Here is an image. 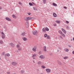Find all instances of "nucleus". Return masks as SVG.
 Listing matches in <instances>:
<instances>
[{
    "label": "nucleus",
    "mask_w": 74,
    "mask_h": 74,
    "mask_svg": "<svg viewBox=\"0 0 74 74\" xmlns=\"http://www.w3.org/2000/svg\"><path fill=\"white\" fill-rule=\"evenodd\" d=\"M39 58L41 59H44L45 58V57L44 55H42L39 56Z\"/></svg>",
    "instance_id": "f257e3e1"
},
{
    "label": "nucleus",
    "mask_w": 74,
    "mask_h": 74,
    "mask_svg": "<svg viewBox=\"0 0 74 74\" xmlns=\"http://www.w3.org/2000/svg\"><path fill=\"white\" fill-rule=\"evenodd\" d=\"M25 21H29L31 19V18L29 17H27L25 18Z\"/></svg>",
    "instance_id": "f03ea898"
},
{
    "label": "nucleus",
    "mask_w": 74,
    "mask_h": 74,
    "mask_svg": "<svg viewBox=\"0 0 74 74\" xmlns=\"http://www.w3.org/2000/svg\"><path fill=\"white\" fill-rule=\"evenodd\" d=\"M1 34H2V38H3V39H4L5 38V35H4V34L3 32H2L1 33Z\"/></svg>",
    "instance_id": "7ed1b4c3"
},
{
    "label": "nucleus",
    "mask_w": 74,
    "mask_h": 74,
    "mask_svg": "<svg viewBox=\"0 0 74 74\" xmlns=\"http://www.w3.org/2000/svg\"><path fill=\"white\" fill-rule=\"evenodd\" d=\"M33 33L34 35H36V34H37L38 33V32H37V31H35L33 32Z\"/></svg>",
    "instance_id": "20e7f679"
},
{
    "label": "nucleus",
    "mask_w": 74,
    "mask_h": 74,
    "mask_svg": "<svg viewBox=\"0 0 74 74\" xmlns=\"http://www.w3.org/2000/svg\"><path fill=\"white\" fill-rule=\"evenodd\" d=\"M46 71L47 73H50L51 72V70L49 69H46Z\"/></svg>",
    "instance_id": "39448f33"
},
{
    "label": "nucleus",
    "mask_w": 74,
    "mask_h": 74,
    "mask_svg": "<svg viewBox=\"0 0 74 74\" xmlns=\"http://www.w3.org/2000/svg\"><path fill=\"white\" fill-rule=\"evenodd\" d=\"M5 19L7 21H11V20L10 18L6 17L5 18Z\"/></svg>",
    "instance_id": "423d86ee"
},
{
    "label": "nucleus",
    "mask_w": 74,
    "mask_h": 74,
    "mask_svg": "<svg viewBox=\"0 0 74 74\" xmlns=\"http://www.w3.org/2000/svg\"><path fill=\"white\" fill-rule=\"evenodd\" d=\"M10 45L12 47H14L15 46V45L12 43H11L10 44Z\"/></svg>",
    "instance_id": "0eeeda50"
},
{
    "label": "nucleus",
    "mask_w": 74,
    "mask_h": 74,
    "mask_svg": "<svg viewBox=\"0 0 74 74\" xmlns=\"http://www.w3.org/2000/svg\"><path fill=\"white\" fill-rule=\"evenodd\" d=\"M10 55L9 53H7V54H6L5 55V57H7V56H10Z\"/></svg>",
    "instance_id": "6e6552de"
},
{
    "label": "nucleus",
    "mask_w": 74,
    "mask_h": 74,
    "mask_svg": "<svg viewBox=\"0 0 74 74\" xmlns=\"http://www.w3.org/2000/svg\"><path fill=\"white\" fill-rule=\"evenodd\" d=\"M16 64H17V62H13L12 63V65H13V66H14V65H16Z\"/></svg>",
    "instance_id": "1a4fd4ad"
},
{
    "label": "nucleus",
    "mask_w": 74,
    "mask_h": 74,
    "mask_svg": "<svg viewBox=\"0 0 74 74\" xmlns=\"http://www.w3.org/2000/svg\"><path fill=\"white\" fill-rule=\"evenodd\" d=\"M46 46H45L43 47V51H45V52H46L47 50H46Z\"/></svg>",
    "instance_id": "9d476101"
},
{
    "label": "nucleus",
    "mask_w": 74,
    "mask_h": 74,
    "mask_svg": "<svg viewBox=\"0 0 74 74\" xmlns=\"http://www.w3.org/2000/svg\"><path fill=\"white\" fill-rule=\"evenodd\" d=\"M61 30H62V32H64V33L66 34V32L64 29L63 28H62Z\"/></svg>",
    "instance_id": "9b49d317"
},
{
    "label": "nucleus",
    "mask_w": 74,
    "mask_h": 74,
    "mask_svg": "<svg viewBox=\"0 0 74 74\" xmlns=\"http://www.w3.org/2000/svg\"><path fill=\"white\" fill-rule=\"evenodd\" d=\"M23 41H26L27 40V38L25 37H23Z\"/></svg>",
    "instance_id": "f8f14e48"
},
{
    "label": "nucleus",
    "mask_w": 74,
    "mask_h": 74,
    "mask_svg": "<svg viewBox=\"0 0 74 74\" xmlns=\"http://www.w3.org/2000/svg\"><path fill=\"white\" fill-rule=\"evenodd\" d=\"M53 16L54 17H57V15H56V14L55 13H53Z\"/></svg>",
    "instance_id": "ddd939ff"
},
{
    "label": "nucleus",
    "mask_w": 74,
    "mask_h": 74,
    "mask_svg": "<svg viewBox=\"0 0 74 74\" xmlns=\"http://www.w3.org/2000/svg\"><path fill=\"white\" fill-rule=\"evenodd\" d=\"M21 35L23 36H25V35H26V33H25V32H24L21 34Z\"/></svg>",
    "instance_id": "4468645a"
},
{
    "label": "nucleus",
    "mask_w": 74,
    "mask_h": 74,
    "mask_svg": "<svg viewBox=\"0 0 74 74\" xmlns=\"http://www.w3.org/2000/svg\"><path fill=\"white\" fill-rule=\"evenodd\" d=\"M3 41L1 40H0V44H3Z\"/></svg>",
    "instance_id": "2eb2a0df"
},
{
    "label": "nucleus",
    "mask_w": 74,
    "mask_h": 74,
    "mask_svg": "<svg viewBox=\"0 0 74 74\" xmlns=\"http://www.w3.org/2000/svg\"><path fill=\"white\" fill-rule=\"evenodd\" d=\"M37 56V54H36L34 53L32 56V58L35 57V56Z\"/></svg>",
    "instance_id": "dca6fc26"
},
{
    "label": "nucleus",
    "mask_w": 74,
    "mask_h": 74,
    "mask_svg": "<svg viewBox=\"0 0 74 74\" xmlns=\"http://www.w3.org/2000/svg\"><path fill=\"white\" fill-rule=\"evenodd\" d=\"M53 6H56V7H57V4H56V3H53Z\"/></svg>",
    "instance_id": "f3484780"
},
{
    "label": "nucleus",
    "mask_w": 74,
    "mask_h": 74,
    "mask_svg": "<svg viewBox=\"0 0 74 74\" xmlns=\"http://www.w3.org/2000/svg\"><path fill=\"white\" fill-rule=\"evenodd\" d=\"M56 23H60V21H56Z\"/></svg>",
    "instance_id": "a211bd4d"
},
{
    "label": "nucleus",
    "mask_w": 74,
    "mask_h": 74,
    "mask_svg": "<svg viewBox=\"0 0 74 74\" xmlns=\"http://www.w3.org/2000/svg\"><path fill=\"white\" fill-rule=\"evenodd\" d=\"M64 50L65 52H68L69 51V49H65Z\"/></svg>",
    "instance_id": "6ab92c4d"
},
{
    "label": "nucleus",
    "mask_w": 74,
    "mask_h": 74,
    "mask_svg": "<svg viewBox=\"0 0 74 74\" xmlns=\"http://www.w3.org/2000/svg\"><path fill=\"white\" fill-rule=\"evenodd\" d=\"M33 9L37 11V9L35 7H33Z\"/></svg>",
    "instance_id": "aec40b11"
},
{
    "label": "nucleus",
    "mask_w": 74,
    "mask_h": 74,
    "mask_svg": "<svg viewBox=\"0 0 74 74\" xmlns=\"http://www.w3.org/2000/svg\"><path fill=\"white\" fill-rule=\"evenodd\" d=\"M16 47L17 48H19L20 47V45L19 44H18L16 45Z\"/></svg>",
    "instance_id": "412c9836"
},
{
    "label": "nucleus",
    "mask_w": 74,
    "mask_h": 74,
    "mask_svg": "<svg viewBox=\"0 0 74 74\" xmlns=\"http://www.w3.org/2000/svg\"><path fill=\"white\" fill-rule=\"evenodd\" d=\"M41 67H42V68L43 69H45V68L46 67H45V66L43 65H42L41 66Z\"/></svg>",
    "instance_id": "4be33fe9"
},
{
    "label": "nucleus",
    "mask_w": 74,
    "mask_h": 74,
    "mask_svg": "<svg viewBox=\"0 0 74 74\" xmlns=\"http://www.w3.org/2000/svg\"><path fill=\"white\" fill-rule=\"evenodd\" d=\"M45 30L47 31V32H48V31H49V29L48 28V27H46L45 28Z\"/></svg>",
    "instance_id": "5701e85b"
},
{
    "label": "nucleus",
    "mask_w": 74,
    "mask_h": 74,
    "mask_svg": "<svg viewBox=\"0 0 74 74\" xmlns=\"http://www.w3.org/2000/svg\"><path fill=\"white\" fill-rule=\"evenodd\" d=\"M42 30L43 32H46L45 29V28H43L42 29Z\"/></svg>",
    "instance_id": "b1692460"
},
{
    "label": "nucleus",
    "mask_w": 74,
    "mask_h": 74,
    "mask_svg": "<svg viewBox=\"0 0 74 74\" xmlns=\"http://www.w3.org/2000/svg\"><path fill=\"white\" fill-rule=\"evenodd\" d=\"M22 49V47H19L18 49V51H21Z\"/></svg>",
    "instance_id": "393cba45"
},
{
    "label": "nucleus",
    "mask_w": 74,
    "mask_h": 74,
    "mask_svg": "<svg viewBox=\"0 0 74 74\" xmlns=\"http://www.w3.org/2000/svg\"><path fill=\"white\" fill-rule=\"evenodd\" d=\"M21 73H22V74L23 73H25V71H24L23 70H21Z\"/></svg>",
    "instance_id": "a878e982"
},
{
    "label": "nucleus",
    "mask_w": 74,
    "mask_h": 74,
    "mask_svg": "<svg viewBox=\"0 0 74 74\" xmlns=\"http://www.w3.org/2000/svg\"><path fill=\"white\" fill-rule=\"evenodd\" d=\"M32 51H34V52H36V50L34 49V48H33L32 49Z\"/></svg>",
    "instance_id": "bb28decb"
},
{
    "label": "nucleus",
    "mask_w": 74,
    "mask_h": 74,
    "mask_svg": "<svg viewBox=\"0 0 74 74\" xmlns=\"http://www.w3.org/2000/svg\"><path fill=\"white\" fill-rule=\"evenodd\" d=\"M43 3L44 4H45V3H46V0H43Z\"/></svg>",
    "instance_id": "cd10ccee"
},
{
    "label": "nucleus",
    "mask_w": 74,
    "mask_h": 74,
    "mask_svg": "<svg viewBox=\"0 0 74 74\" xmlns=\"http://www.w3.org/2000/svg\"><path fill=\"white\" fill-rule=\"evenodd\" d=\"M67 58H68V57L65 56L64 57V59H67Z\"/></svg>",
    "instance_id": "c85d7f7f"
},
{
    "label": "nucleus",
    "mask_w": 74,
    "mask_h": 74,
    "mask_svg": "<svg viewBox=\"0 0 74 74\" xmlns=\"http://www.w3.org/2000/svg\"><path fill=\"white\" fill-rule=\"evenodd\" d=\"M61 34L62 36H63V37H65V35H64V34L62 33Z\"/></svg>",
    "instance_id": "c756f323"
},
{
    "label": "nucleus",
    "mask_w": 74,
    "mask_h": 74,
    "mask_svg": "<svg viewBox=\"0 0 74 74\" xmlns=\"http://www.w3.org/2000/svg\"><path fill=\"white\" fill-rule=\"evenodd\" d=\"M29 5H30L31 6H32L33 5V4H32V3H29Z\"/></svg>",
    "instance_id": "7c9ffc66"
},
{
    "label": "nucleus",
    "mask_w": 74,
    "mask_h": 74,
    "mask_svg": "<svg viewBox=\"0 0 74 74\" xmlns=\"http://www.w3.org/2000/svg\"><path fill=\"white\" fill-rule=\"evenodd\" d=\"M12 16H13V17L14 18H15H15H16V16H14V15H13Z\"/></svg>",
    "instance_id": "2f4dec72"
},
{
    "label": "nucleus",
    "mask_w": 74,
    "mask_h": 74,
    "mask_svg": "<svg viewBox=\"0 0 74 74\" xmlns=\"http://www.w3.org/2000/svg\"><path fill=\"white\" fill-rule=\"evenodd\" d=\"M58 32L59 33H60V34H61L62 33V32L60 31H58Z\"/></svg>",
    "instance_id": "473e14b6"
},
{
    "label": "nucleus",
    "mask_w": 74,
    "mask_h": 74,
    "mask_svg": "<svg viewBox=\"0 0 74 74\" xmlns=\"http://www.w3.org/2000/svg\"><path fill=\"white\" fill-rule=\"evenodd\" d=\"M47 36L48 35H47V34H45L44 35V37H47Z\"/></svg>",
    "instance_id": "72a5a7b5"
},
{
    "label": "nucleus",
    "mask_w": 74,
    "mask_h": 74,
    "mask_svg": "<svg viewBox=\"0 0 74 74\" xmlns=\"http://www.w3.org/2000/svg\"><path fill=\"white\" fill-rule=\"evenodd\" d=\"M33 48L34 49H36H36H37V47H36V46H35V47H34Z\"/></svg>",
    "instance_id": "f704fd0d"
},
{
    "label": "nucleus",
    "mask_w": 74,
    "mask_h": 74,
    "mask_svg": "<svg viewBox=\"0 0 74 74\" xmlns=\"http://www.w3.org/2000/svg\"><path fill=\"white\" fill-rule=\"evenodd\" d=\"M26 25H29V23H28V22L27 21L26 23Z\"/></svg>",
    "instance_id": "c9c22d12"
},
{
    "label": "nucleus",
    "mask_w": 74,
    "mask_h": 74,
    "mask_svg": "<svg viewBox=\"0 0 74 74\" xmlns=\"http://www.w3.org/2000/svg\"><path fill=\"white\" fill-rule=\"evenodd\" d=\"M47 38L48 39H50V36H47Z\"/></svg>",
    "instance_id": "e433bc0d"
},
{
    "label": "nucleus",
    "mask_w": 74,
    "mask_h": 74,
    "mask_svg": "<svg viewBox=\"0 0 74 74\" xmlns=\"http://www.w3.org/2000/svg\"><path fill=\"white\" fill-rule=\"evenodd\" d=\"M49 55L50 56H52V55H53V54L52 53H49Z\"/></svg>",
    "instance_id": "4c0bfd02"
},
{
    "label": "nucleus",
    "mask_w": 74,
    "mask_h": 74,
    "mask_svg": "<svg viewBox=\"0 0 74 74\" xmlns=\"http://www.w3.org/2000/svg\"><path fill=\"white\" fill-rule=\"evenodd\" d=\"M41 62H38V64H41Z\"/></svg>",
    "instance_id": "58836bf2"
},
{
    "label": "nucleus",
    "mask_w": 74,
    "mask_h": 74,
    "mask_svg": "<svg viewBox=\"0 0 74 74\" xmlns=\"http://www.w3.org/2000/svg\"><path fill=\"white\" fill-rule=\"evenodd\" d=\"M58 64L60 65H62V64L61 63V62H58Z\"/></svg>",
    "instance_id": "ea45409f"
},
{
    "label": "nucleus",
    "mask_w": 74,
    "mask_h": 74,
    "mask_svg": "<svg viewBox=\"0 0 74 74\" xmlns=\"http://www.w3.org/2000/svg\"><path fill=\"white\" fill-rule=\"evenodd\" d=\"M65 9H67V8L66 6H64L63 7Z\"/></svg>",
    "instance_id": "a19ab883"
},
{
    "label": "nucleus",
    "mask_w": 74,
    "mask_h": 74,
    "mask_svg": "<svg viewBox=\"0 0 74 74\" xmlns=\"http://www.w3.org/2000/svg\"><path fill=\"white\" fill-rule=\"evenodd\" d=\"M5 54V52H3L2 53L3 55H4Z\"/></svg>",
    "instance_id": "79ce46f5"
},
{
    "label": "nucleus",
    "mask_w": 74,
    "mask_h": 74,
    "mask_svg": "<svg viewBox=\"0 0 74 74\" xmlns=\"http://www.w3.org/2000/svg\"><path fill=\"white\" fill-rule=\"evenodd\" d=\"M32 4H33L34 5H36V3H34V2H32Z\"/></svg>",
    "instance_id": "37998d69"
},
{
    "label": "nucleus",
    "mask_w": 74,
    "mask_h": 74,
    "mask_svg": "<svg viewBox=\"0 0 74 74\" xmlns=\"http://www.w3.org/2000/svg\"><path fill=\"white\" fill-rule=\"evenodd\" d=\"M18 44H19V45H21V42H18Z\"/></svg>",
    "instance_id": "c03bdc74"
},
{
    "label": "nucleus",
    "mask_w": 74,
    "mask_h": 74,
    "mask_svg": "<svg viewBox=\"0 0 74 74\" xmlns=\"http://www.w3.org/2000/svg\"><path fill=\"white\" fill-rule=\"evenodd\" d=\"M66 23H69V21H66Z\"/></svg>",
    "instance_id": "a18cd8bd"
},
{
    "label": "nucleus",
    "mask_w": 74,
    "mask_h": 74,
    "mask_svg": "<svg viewBox=\"0 0 74 74\" xmlns=\"http://www.w3.org/2000/svg\"><path fill=\"white\" fill-rule=\"evenodd\" d=\"M26 27L27 28L28 27H29V25H26Z\"/></svg>",
    "instance_id": "49530a36"
},
{
    "label": "nucleus",
    "mask_w": 74,
    "mask_h": 74,
    "mask_svg": "<svg viewBox=\"0 0 74 74\" xmlns=\"http://www.w3.org/2000/svg\"><path fill=\"white\" fill-rule=\"evenodd\" d=\"M28 15H31V13H28Z\"/></svg>",
    "instance_id": "de8ad7c7"
},
{
    "label": "nucleus",
    "mask_w": 74,
    "mask_h": 74,
    "mask_svg": "<svg viewBox=\"0 0 74 74\" xmlns=\"http://www.w3.org/2000/svg\"><path fill=\"white\" fill-rule=\"evenodd\" d=\"M54 26H56V24H53Z\"/></svg>",
    "instance_id": "09e8293b"
},
{
    "label": "nucleus",
    "mask_w": 74,
    "mask_h": 74,
    "mask_svg": "<svg viewBox=\"0 0 74 74\" xmlns=\"http://www.w3.org/2000/svg\"><path fill=\"white\" fill-rule=\"evenodd\" d=\"M7 74H10V72L8 71L7 72Z\"/></svg>",
    "instance_id": "8fccbe9b"
},
{
    "label": "nucleus",
    "mask_w": 74,
    "mask_h": 74,
    "mask_svg": "<svg viewBox=\"0 0 74 74\" xmlns=\"http://www.w3.org/2000/svg\"><path fill=\"white\" fill-rule=\"evenodd\" d=\"M18 3L19 4H22V3L21 2H19Z\"/></svg>",
    "instance_id": "3c124183"
},
{
    "label": "nucleus",
    "mask_w": 74,
    "mask_h": 74,
    "mask_svg": "<svg viewBox=\"0 0 74 74\" xmlns=\"http://www.w3.org/2000/svg\"><path fill=\"white\" fill-rule=\"evenodd\" d=\"M0 10H2V7H0Z\"/></svg>",
    "instance_id": "603ef678"
},
{
    "label": "nucleus",
    "mask_w": 74,
    "mask_h": 74,
    "mask_svg": "<svg viewBox=\"0 0 74 74\" xmlns=\"http://www.w3.org/2000/svg\"><path fill=\"white\" fill-rule=\"evenodd\" d=\"M66 29H69V27H68V26H67L66 27Z\"/></svg>",
    "instance_id": "864d4df0"
},
{
    "label": "nucleus",
    "mask_w": 74,
    "mask_h": 74,
    "mask_svg": "<svg viewBox=\"0 0 74 74\" xmlns=\"http://www.w3.org/2000/svg\"><path fill=\"white\" fill-rule=\"evenodd\" d=\"M72 53L73 54H74V51H73V52H72Z\"/></svg>",
    "instance_id": "5fc2aeb1"
},
{
    "label": "nucleus",
    "mask_w": 74,
    "mask_h": 74,
    "mask_svg": "<svg viewBox=\"0 0 74 74\" xmlns=\"http://www.w3.org/2000/svg\"><path fill=\"white\" fill-rule=\"evenodd\" d=\"M59 50H57V52H59Z\"/></svg>",
    "instance_id": "6e6d98bb"
},
{
    "label": "nucleus",
    "mask_w": 74,
    "mask_h": 74,
    "mask_svg": "<svg viewBox=\"0 0 74 74\" xmlns=\"http://www.w3.org/2000/svg\"><path fill=\"white\" fill-rule=\"evenodd\" d=\"M16 52H19V51H18V50H17Z\"/></svg>",
    "instance_id": "4d7b16f0"
},
{
    "label": "nucleus",
    "mask_w": 74,
    "mask_h": 74,
    "mask_svg": "<svg viewBox=\"0 0 74 74\" xmlns=\"http://www.w3.org/2000/svg\"><path fill=\"white\" fill-rule=\"evenodd\" d=\"M33 62L34 63H35V62H34V60H33Z\"/></svg>",
    "instance_id": "13d9d810"
},
{
    "label": "nucleus",
    "mask_w": 74,
    "mask_h": 74,
    "mask_svg": "<svg viewBox=\"0 0 74 74\" xmlns=\"http://www.w3.org/2000/svg\"><path fill=\"white\" fill-rule=\"evenodd\" d=\"M73 40L74 41V38H73Z\"/></svg>",
    "instance_id": "bf43d9fd"
},
{
    "label": "nucleus",
    "mask_w": 74,
    "mask_h": 74,
    "mask_svg": "<svg viewBox=\"0 0 74 74\" xmlns=\"http://www.w3.org/2000/svg\"><path fill=\"white\" fill-rule=\"evenodd\" d=\"M35 59V58H33V59Z\"/></svg>",
    "instance_id": "052dcab7"
},
{
    "label": "nucleus",
    "mask_w": 74,
    "mask_h": 74,
    "mask_svg": "<svg viewBox=\"0 0 74 74\" xmlns=\"http://www.w3.org/2000/svg\"><path fill=\"white\" fill-rule=\"evenodd\" d=\"M59 49H61V48H60V47H59Z\"/></svg>",
    "instance_id": "680f3d73"
},
{
    "label": "nucleus",
    "mask_w": 74,
    "mask_h": 74,
    "mask_svg": "<svg viewBox=\"0 0 74 74\" xmlns=\"http://www.w3.org/2000/svg\"><path fill=\"white\" fill-rule=\"evenodd\" d=\"M60 37L61 38H62V36H60Z\"/></svg>",
    "instance_id": "e2e57ef3"
},
{
    "label": "nucleus",
    "mask_w": 74,
    "mask_h": 74,
    "mask_svg": "<svg viewBox=\"0 0 74 74\" xmlns=\"http://www.w3.org/2000/svg\"><path fill=\"white\" fill-rule=\"evenodd\" d=\"M32 1H33L34 0H32Z\"/></svg>",
    "instance_id": "0e129e2a"
},
{
    "label": "nucleus",
    "mask_w": 74,
    "mask_h": 74,
    "mask_svg": "<svg viewBox=\"0 0 74 74\" xmlns=\"http://www.w3.org/2000/svg\"><path fill=\"white\" fill-rule=\"evenodd\" d=\"M13 74H15V73H13Z\"/></svg>",
    "instance_id": "69168bd1"
},
{
    "label": "nucleus",
    "mask_w": 74,
    "mask_h": 74,
    "mask_svg": "<svg viewBox=\"0 0 74 74\" xmlns=\"http://www.w3.org/2000/svg\"><path fill=\"white\" fill-rule=\"evenodd\" d=\"M1 58H0V60H1Z\"/></svg>",
    "instance_id": "338daca9"
},
{
    "label": "nucleus",
    "mask_w": 74,
    "mask_h": 74,
    "mask_svg": "<svg viewBox=\"0 0 74 74\" xmlns=\"http://www.w3.org/2000/svg\"><path fill=\"white\" fill-rule=\"evenodd\" d=\"M69 47H71L70 46H69Z\"/></svg>",
    "instance_id": "774afa93"
}]
</instances>
